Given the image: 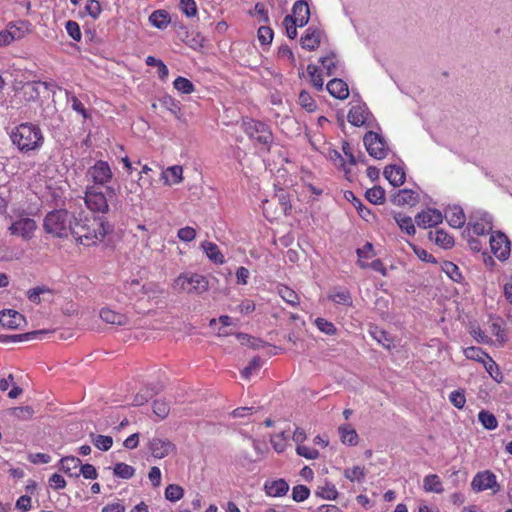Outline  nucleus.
Instances as JSON below:
<instances>
[{
    "label": "nucleus",
    "instance_id": "obj_1",
    "mask_svg": "<svg viewBox=\"0 0 512 512\" xmlns=\"http://www.w3.org/2000/svg\"><path fill=\"white\" fill-rule=\"evenodd\" d=\"M112 231L113 225L108 221L102 218L90 220L79 214L78 217H75L70 234L78 243L84 246H92L102 241Z\"/></svg>",
    "mask_w": 512,
    "mask_h": 512
},
{
    "label": "nucleus",
    "instance_id": "obj_2",
    "mask_svg": "<svg viewBox=\"0 0 512 512\" xmlns=\"http://www.w3.org/2000/svg\"><path fill=\"white\" fill-rule=\"evenodd\" d=\"M9 136L12 144L24 154L38 151L44 144V135L40 127L30 122L12 128Z\"/></svg>",
    "mask_w": 512,
    "mask_h": 512
},
{
    "label": "nucleus",
    "instance_id": "obj_3",
    "mask_svg": "<svg viewBox=\"0 0 512 512\" xmlns=\"http://www.w3.org/2000/svg\"><path fill=\"white\" fill-rule=\"evenodd\" d=\"M75 217V215L65 209L53 210L44 218V230L54 237H68L71 233Z\"/></svg>",
    "mask_w": 512,
    "mask_h": 512
},
{
    "label": "nucleus",
    "instance_id": "obj_4",
    "mask_svg": "<svg viewBox=\"0 0 512 512\" xmlns=\"http://www.w3.org/2000/svg\"><path fill=\"white\" fill-rule=\"evenodd\" d=\"M175 291L188 294H201L209 288L208 280L197 273H182L174 281Z\"/></svg>",
    "mask_w": 512,
    "mask_h": 512
},
{
    "label": "nucleus",
    "instance_id": "obj_5",
    "mask_svg": "<svg viewBox=\"0 0 512 512\" xmlns=\"http://www.w3.org/2000/svg\"><path fill=\"white\" fill-rule=\"evenodd\" d=\"M243 129L246 135L260 145V150L269 152L273 142V135L270 128L253 119L243 121Z\"/></svg>",
    "mask_w": 512,
    "mask_h": 512
},
{
    "label": "nucleus",
    "instance_id": "obj_6",
    "mask_svg": "<svg viewBox=\"0 0 512 512\" xmlns=\"http://www.w3.org/2000/svg\"><path fill=\"white\" fill-rule=\"evenodd\" d=\"M84 202L87 209L95 214H106L110 210L106 194L95 185L86 187Z\"/></svg>",
    "mask_w": 512,
    "mask_h": 512
},
{
    "label": "nucleus",
    "instance_id": "obj_7",
    "mask_svg": "<svg viewBox=\"0 0 512 512\" xmlns=\"http://www.w3.org/2000/svg\"><path fill=\"white\" fill-rule=\"evenodd\" d=\"M364 145L369 155L375 159H384L388 153V146L384 138L373 131H368L363 138Z\"/></svg>",
    "mask_w": 512,
    "mask_h": 512
},
{
    "label": "nucleus",
    "instance_id": "obj_8",
    "mask_svg": "<svg viewBox=\"0 0 512 512\" xmlns=\"http://www.w3.org/2000/svg\"><path fill=\"white\" fill-rule=\"evenodd\" d=\"M37 229V223L34 219L21 216L14 220L8 228L11 235L19 236L24 240H30L34 237Z\"/></svg>",
    "mask_w": 512,
    "mask_h": 512
},
{
    "label": "nucleus",
    "instance_id": "obj_9",
    "mask_svg": "<svg viewBox=\"0 0 512 512\" xmlns=\"http://www.w3.org/2000/svg\"><path fill=\"white\" fill-rule=\"evenodd\" d=\"M87 177L91 179L95 186H105L112 180L113 172L108 162L97 160L94 165L87 170Z\"/></svg>",
    "mask_w": 512,
    "mask_h": 512
},
{
    "label": "nucleus",
    "instance_id": "obj_10",
    "mask_svg": "<svg viewBox=\"0 0 512 512\" xmlns=\"http://www.w3.org/2000/svg\"><path fill=\"white\" fill-rule=\"evenodd\" d=\"M471 487L475 492H481L487 489H493L494 492L500 490L496 475L489 470L478 472L472 479Z\"/></svg>",
    "mask_w": 512,
    "mask_h": 512
},
{
    "label": "nucleus",
    "instance_id": "obj_11",
    "mask_svg": "<svg viewBox=\"0 0 512 512\" xmlns=\"http://www.w3.org/2000/svg\"><path fill=\"white\" fill-rule=\"evenodd\" d=\"M490 247H491L492 253L500 261H505L509 258V256H510V241L504 233L497 232L495 234H492L490 237Z\"/></svg>",
    "mask_w": 512,
    "mask_h": 512
},
{
    "label": "nucleus",
    "instance_id": "obj_12",
    "mask_svg": "<svg viewBox=\"0 0 512 512\" xmlns=\"http://www.w3.org/2000/svg\"><path fill=\"white\" fill-rule=\"evenodd\" d=\"M468 227H472L476 235H484L492 230V217L486 212L473 213L468 222Z\"/></svg>",
    "mask_w": 512,
    "mask_h": 512
},
{
    "label": "nucleus",
    "instance_id": "obj_13",
    "mask_svg": "<svg viewBox=\"0 0 512 512\" xmlns=\"http://www.w3.org/2000/svg\"><path fill=\"white\" fill-rule=\"evenodd\" d=\"M148 446L152 456L158 459L168 456L175 448L171 441L159 437H153Z\"/></svg>",
    "mask_w": 512,
    "mask_h": 512
},
{
    "label": "nucleus",
    "instance_id": "obj_14",
    "mask_svg": "<svg viewBox=\"0 0 512 512\" xmlns=\"http://www.w3.org/2000/svg\"><path fill=\"white\" fill-rule=\"evenodd\" d=\"M443 220L442 213L437 209H427L418 213L415 217L417 225L421 228L434 227Z\"/></svg>",
    "mask_w": 512,
    "mask_h": 512
},
{
    "label": "nucleus",
    "instance_id": "obj_15",
    "mask_svg": "<svg viewBox=\"0 0 512 512\" xmlns=\"http://www.w3.org/2000/svg\"><path fill=\"white\" fill-rule=\"evenodd\" d=\"M0 323L8 329H19L26 323V320L18 311L8 309L0 312Z\"/></svg>",
    "mask_w": 512,
    "mask_h": 512
},
{
    "label": "nucleus",
    "instance_id": "obj_16",
    "mask_svg": "<svg viewBox=\"0 0 512 512\" xmlns=\"http://www.w3.org/2000/svg\"><path fill=\"white\" fill-rule=\"evenodd\" d=\"M418 194L409 189H401L391 196V202L396 206H414L418 202Z\"/></svg>",
    "mask_w": 512,
    "mask_h": 512
},
{
    "label": "nucleus",
    "instance_id": "obj_17",
    "mask_svg": "<svg viewBox=\"0 0 512 512\" xmlns=\"http://www.w3.org/2000/svg\"><path fill=\"white\" fill-rule=\"evenodd\" d=\"M326 89L331 96L340 100H344L349 96L347 83L339 78L330 80L326 85Z\"/></svg>",
    "mask_w": 512,
    "mask_h": 512
},
{
    "label": "nucleus",
    "instance_id": "obj_18",
    "mask_svg": "<svg viewBox=\"0 0 512 512\" xmlns=\"http://www.w3.org/2000/svg\"><path fill=\"white\" fill-rule=\"evenodd\" d=\"M369 112L364 105L352 106L348 112L347 120L353 126L360 127L366 123Z\"/></svg>",
    "mask_w": 512,
    "mask_h": 512
},
{
    "label": "nucleus",
    "instance_id": "obj_19",
    "mask_svg": "<svg viewBox=\"0 0 512 512\" xmlns=\"http://www.w3.org/2000/svg\"><path fill=\"white\" fill-rule=\"evenodd\" d=\"M99 315L104 322L111 325L126 326L129 324V319L126 315L109 308H102Z\"/></svg>",
    "mask_w": 512,
    "mask_h": 512
},
{
    "label": "nucleus",
    "instance_id": "obj_20",
    "mask_svg": "<svg viewBox=\"0 0 512 512\" xmlns=\"http://www.w3.org/2000/svg\"><path fill=\"white\" fill-rule=\"evenodd\" d=\"M293 15H291L296 22H298V26L302 27L308 23L310 10L306 1L298 0L293 5L292 9Z\"/></svg>",
    "mask_w": 512,
    "mask_h": 512
},
{
    "label": "nucleus",
    "instance_id": "obj_21",
    "mask_svg": "<svg viewBox=\"0 0 512 512\" xmlns=\"http://www.w3.org/2000/svg\"><path fill=\"white\" fill-rule=\"evenodd\" d=\"M445 218L453 228H461L466 221L464 211L460 206L449 207L445 212Z\"/></svg>",
    "mask_w": 512,
    "mask_h": 512
},
{
    "label": "nucleus",
    "instance_id": "obj_22",
    "mask_svg": "<svg viewBox=\"0 0 512 512\" xmlns=\"http://www.w3.org/2000/svg\"><path fill=\"white\" fill-rule=\"evenodd\" d=\"M384 176L394 187L402 185L405 181V172L402 167L389 165L384 169Z\"/></svg>",
    "mask_w": 512,
    "mask_h": 512
},
{
    "label": "nucleus",
    "instance_id": "obj_23",
    "mask_svg": "<svg viewBox=\"0 0 512 512\" xmlns=\"http://www.w3.org/2000/svg\"><path fill=\"white\" fill-rule=\"evenodd\" d=\"M300 41L304 49L313 51L318 48L320 44V31L309 27Z\"/></svg>",
    "mask_w": 512,
    "mask_h": 512
},
{
    "label": "nucleus",
    "instance_id": "obj_24",
    "mask_svg": "<svg viewBox=\"0 0 512 512\" xmlns=\"http://www.w3.org/2000/svg\"><path fill=\"white\" fill-rule=\"evenodd\" d=\"M160 104L162 107H164L166 110H168L176 119L182 120L183 119V112L181 109V104L179 101L174 99L170 95H164L159 99Z\"/></svg>",
    "mask_w": 512,
    "mask_h": 512
},
{
    "label": "nucleus",
    "instance_id": "obj_25",
    "mask_svg": "<svg viewBox=\"0 0 512 512\" xmlns=\"http://www.w3.org/2000/svg\"><path fill=\"white\" fill-rule=\"evenodd\" d=\"M264 488H265L266 493L269 496H273V497L283 496L289 490V486H288L287 482L283 479L266 482Z\"/></svg>",
    "mask_w": 512,
    "mask_h": 512
},
{
    "label": "nucleus",
    "instance_id": "obj_26",
    "mask_svg": "<svg viewBox=\"0 0 512 512\" xmlns=\"http://www.w3.org/2000/svg\"><path fill=\"white\" fill-rule=\"evenodd\" d=\"M61 469L71 477H79L77 469L81 465V460L75 456H66L60 460Z\"/></svg>",
    "mask_w": 512,
    "mask_h": 512
},
{
    "label": "nucleus",
    "instance_id": "obj_27",
    "mask_svg": "<svg viewBox=\"0 0 512 512\" xmlns=\"http://www.w3.org/2000/svg\"><path fill=\"white\" fill-rule=\"evenodd\" d=\"M429 238L444 249H449L454 245L453 237L443 229H438L435 232H429Z\"/></svg>",
    "mask_w": 512,
    "mask_h": 512
},
{
    "label": "nucleus",
    "instance_id": "obj_28",
    "mask_svg": "<svg viewBox=\"0 0 512 512\" xmlns=\"http://www.w3.org/2000/svg\"><path fill=\"white\" fill-rule=\"evenodd\" d=\"M423 488L426 492L441 494L444 492L442 482L438 475L429 474L423 479Z\"/></svg>",
    "mask_w": 512,
    "mask_h": 512
},
{
    "label": "nucleus",
    "instance_id": "obj_29",
    "mask_svg": "<svg viewBox=\"0 0 512 512\" xmlns=\"http://www.w3.org/2000/svg\"><path fill=\"white\" fill-rule=\"evenodd\" d=\"M47 332L45 330H38L33 332H28L24 334H17V335H3L0 336V341L4 343L8 342H21V341H28L31 339H35L36 337L40 335H44Z\"/></svg>",
    "mask_w": 512,
    "mask_h": 512
},
{
    "label": "nucleus",
    "instance_id": "obj_30",
    "mask_svg": "<svg viewBox=\"0 0 512 512\" xmlns=\"http://www.w3.org/2000/svg\"><path fill=\"white\" fill-rule=\"evenodd\" d=\"M7 28L15 41L22 39L29 32L30 24L27 21H18L16 23H10Z\"/></svg>",
    "mask_w": 512,
    "mask_h": 512
},
{
    "label": "nucleus",
    "instance_id": "obj_31",
    "mask_svg": "<svg viewBox=\"0 0 512 512\" xmlns=\"http://www.w3.org/2000/svg\"><path fill=\"white\" fill-rule=\"evenodd\" d=\"M151 24L158 29H165L170 23L169 14L164 10H156L150 16Z\"/></svg>",
    "mask_w": 512,
    "mask_h": 512
},
{
    "label": "nucleus",
    "instance_id": "obj_32",
    "mask_svg": "<svg viewBox=\"0 0 512 512\" xmlns=\"http://www.w3.org/2000/svg\"><path fill=\"white\" fill-rule=\"evenodd\" d=\"M202 248L207 257L214 263L222 264L224 262V257L216 244L205 241L202 243Z\"/></svg>",
    "mask_w": 512,
    "mask_h": 512
},
{
    "label": "nucleus",
    "instance_id": "obj_33",
    "mask_svg": "<svg viewBox=\"0 0 512 512\" xmlns=\"http://www.w3.org/2000/svg\"><path fill=\"white\" fill-rule=\"evenodd\" d=\"M182 173L183 169L181 166L175 165L168 167L166 171L163 172L165 183L169 185L180 183L182 181Z\"/></svg>",
    "mask_w": 512,
    "mask_h": 512
},
{
    "label": "nucleus",
    "instance_id": "obj_34",
    "mask_svg": "<svg viewBox=\"0 0 512 512\" xmlns=\"http://www.w3.org/2000/svg\"><path fill=\"white\" fill-rule=\"evenodd\" d=\"M329 299L335 302L336 304L341 305H351L352 297L350 292L345 288L335 289L330 295Z\"/></svg>",
    "mask_w": 512,
    "mask_h": 512
},
{
    "label": "nucleus",
    "instance_id": "obj_35",
    "mask_svg": "<svg viewBox=\"0 0 512 512\" xmlns=\"http://www.w3.org/2000/svg\"><path fill=\"white\" fill-rule=\"evenodd\" d=\"M394 219L396 223L399 225L400 229L405 231L408 235H414L416 232L414 223L412 221V218L409 216H406L401 213H396L394 215Z\"/></svg>",
    "mask_w": 512,
    "mask_h": 512
},
{
    "label": "nucleus",
    "instance_id": "obj_36",
    "mask_svg": "<svg viewBox=\"0 0 512 512\" xmlns=\"http://www.w3.org/2000/svg\"><path fill=\"white\" fill-rule=\"evenodd\" d=\"M278 294L286 303L293 307H296L299 304V297L296 292L285 285H280L278 287Z\"/></svg>",
    "mask_w": 512,
    "mask_h": 512
},
{
    "label": "nucleus",
    "instance_id": "obj_37",
    "mask_svg": "<svg viewBox=\"0 0 512 512\" xmlns=\"http://www.w3.org/2000/svg\"><path fill=\"white\" fill-rule=\"evenodd\" d=\"M370 334L379 344H381L386 349L390 350L392 347H394L392 339L384 330H381L378 327H374L370 330Z\"/></svg>",
    "mask_w": 512,
    "mask_h": 512
},
{
    "label": "nucleus",
    "instance_id": "obj_38",
    "mask_svg": "<svg viewBox=\"0 0 512 512\" xmlns=\"http://www.w3.org/2000/svg\"><path fill=\"white\" fill-rule=\"evenodd\" d=\"M307 73L309 74L310 80L315 89L321 91L324 86V80L319 68L314 64H309L307 66Z\"/></svg>",
    "mask_w": 512,
    "mask_h": 512
},
{
    "label": "nucleus",
    "instance_id": "obj_39",
    "mask_svg": "<svg viewBox=\"0 0 512 512\" xmlns=\"http://www.w3.org/2000/svg\"><path fill=\"white\" fill-rule=\"evenodd\" d=\"M339 435L342 443L348 444V445H355L357 444L358 435L356 431L351 428L350 426H340L339 427Z\"/></svg>",
    "mask_w": 512,
    "mask_h": 512
},
{
    "label": "nucleus",
    "instance_id": "obj_40",
    "mask_svg": "<svg viewBox=\"0 0 512 512\" xmlns=\"http://www.w3.org/2000/svg\"><path fill=\"white\" fill-rule=\"evenodd\" d=\"M478 420L483 425L484 428L488 430H494L498 426V421L494 414L487 410H482L478 414Z\"/></svg>",
    "mask_w": 512,
    "mask_h": 512
},
{
    "label": "nucleus",
    "instance_id": "obj_41",
    "mask_svg": "<svg viewBox=\"0 0 512 512\" xmlns=\"http://www.w3.org/2000/svg\"><path fill=\"white\" fill-rule=\"evenodd\" d=\"M366 199L373 204H381L385 200V191L380 186L368 189L365 193Z\"/></svg>",
    "mask_w": 512,
    "mask_h": 512
},
{
    "label": "nucleus",
    "instance_id": "obj_42",
    "mask_svg": "<svg viewBox=\"0 0 512 512\" xmlns=\"http://www.w3.org/2000/svg\"><path fill=\"white\" fill-rule=\"evenodd\" d=\"M114 475L122 479H130L135 474V469L126 463H116L113 469Z\"/></svg>",
    "mask_w": 512,
    "mask_h": 512
},
{
    "label": "nucleus",
    "instance_id": "obj_43",
    "mask_svg": "<svg viewBox=\"0 0 512 512\" xmlns=\"http://www.w3.org/2000/svg\"><path fill=\"white\" fill-rule=\"evenodd\" d=\"M90 436L95 447L101 451H107L113 445V439L111 436L95 435L93 433Z\"/></svg>",
    "mask_w": 512,
    "mask_h": 512
},
{
    "label": "nucleus",
    "instance_id": "obj_44",
    "mask_svg": "<svg viewBox=\"0 0 512 512\" xmlns=\"http://www.w3.org/2000/svg\"><path fill=\"white\" fill-rule=\"evenodd\" d=\"M174 88L184 94H191L195 87L193 83L185 77L179 76L173 82Z\"/></svg>",
    "mask_w": 512,
    "mask_h": 512
},
{
    "label": "nucleus",
    "instance_id": "obj_45",
    "mask_svg": "<svg viewBox=\"0 0 512 512\" xmlns=\"http://www.w3.org/2000/svg\"><path fill=\"white\" fill-rule=\"evenodd\" d=\"M365 475V469L360 466H354L353 468H347L344 470L345 478L352 482H362L365 478Z\"/></svg>",
    "mask_w": 512,
    "mask_h": 512
},
{
    "label": "nucleus",
    "instance_id": "obj_46",
    "mask_svg": "<svg viewBox=\"0 0 512 512\" xmlns=\"http://www.w3.org/2000/svg\"><path fill=\"white\" fill-rule=\"evenodd\" d=\"M184 495V490L181 486L170 484L165 489V498L171 502L180 500Z\"/></svg>",
    "mask_w": 512,
    "mask_h": 512
},
{
    "label": "nucleus",
    "instance_id": "obj_47",
    "mask_svg": "<svg viewBox=\"0 0 512 512\" xmlns=\"http://www.w3.org/2000/svg\"><path fill=\"white\" fill-rule=\"evenodd\" d=\"M157 393L158 391L155 390L154 388L146 387L135 395L133 404L135 406H141Z\"/></svg>",
    "mask_w": 512,
    "mask_h": 512
},
{
    "label": "nucleus",
    "instance_id": "obj_48",
    "mask_svg": "<svg viewBox=\"0 0 512 512\" xmlns=\"http://www.w3.org/2000/svg\"><path fill=\"white\" fill-rule=\"evenodd\" d=\"M466 358L483 363L489 356L479 347H468L464 350Z\"/></svg>",
    "mask_w": 512,
    "mask_h": 512
},
{
    "label": "nucleus",
    "instance_id": "obj_49",
    "mask_svg": "<svg viewBox=\"0 0 512 512\" xmlns=\"http://www.w3.org/2000/svg\"><path fill=\"white\" fill-rule=\"evenodd\" d=\"M288 437L285 431L271 437L270 442L276 452L281 453L285 450Z\"/></svg>",
    "mask_w": 512,
    "mask_h": 512
},
{
    "label": "nucleus",
    "instance_id": "obj_50",
    "mask_svg": "<svg viewBox=\"0 0 512 512\" xmlns=\"http://www.w3.org/2000/svg\"><path fill=\"white\" fill-rule=\"evenodd\" d=\"M316 495L327 500H334L338 496V491L335 485L326 484L325 486L318 488Z\"/></svg>",
    "mask_w": 512,
    "mask_h": 512
},
{
    "label": "nucleus",
    "instance_id": "obj_51",
    "mask_svg": "<svg viewBox=\"0 0 512 512\" xmlns=\"http://www.w3.org/2000/svg\"><path fill=\"white\" fill-rule=\"evenodd\" d=\"M23 254L22 250H11L9 247L5 245H0V261H11L14 259H19Z\"/></svg>",
    "mask_w": 512,
    "mask_h": 512
},
{
    "label": "nucleus",
    "instance_id": "obj_52",
    "mask_svg": "<svg viewBox=\"0 0 512 512\" xmlns=\"http://www.w3.org/2000/svg\"><path fill=\"white\" fill-rule=\"evenodd\" d=\"M299 104L307 111L312 112L316 109V103L311 95L306 91H301L298 97Z\"/></svg>",
    "mask_w": 512,
    "mask_h": 512
},
{
    "label": "nucleus",
    "instance_id": "obj_53",
    "mask_svg": "<svg viewBox=\"0 0 512 512\" xmlns=\"http://www.w3.org/2000/svg\"><path fill=\"white\" fill-rule=\"evenodd\" d=\"M315 325L321 332L327 335H334L336 333L335 325L324 318H316Z\"/></svg>",
    "mask_w": 512,
    "mask_h": 512
},
{
    "label": "nucleus",
    "instance_id": "obj_54",
    "mask_svg": "<svg viewBox=\"0 0 512 512\" xmlns=\"http://www.w3.org/2000/svg\"><path fill=\"white\" fill-rule=\"evenodd\" d=\"M310 495V490L305 485H297L293 487L292 498L296 502H302L306 500Z\"/></svg>",
    "mask_w": 512,
    "mask_h": 512
},
{
    "label": "nucleus",
    "instance_id": "obj_55",
    "mask_svg": "<svg viewBox=\"0 0 512 512\" xmlns=\"http://www.w3.org/2000/svg\"><path fill=\"white\" fill-rule=\"evenodd\" d=\"M450 402L458 409H462L466 403V397L463 390H455L449 394Z\"/></svg>",
    "mask_w": 512,
    "mask_h": 512
},
{
    "label": "nucleus",
    "instance_id": "obj_56",
    "mask_svg": "<svg viewBox=\"0 0 512 512\" xmlns=\"http://www.w3.org/2000/svg\"><path fill=\"white\" fill-rule=\"evenodd\" d=\"M283 25L286 28L287 36L290 39H294L297 36L296 27L298 26V22H296L291 15H287L283 20Z\"/></svg>",
    "mask_w": 512,
    "mask_h": 512
},
{
    "label": "nucleus",
    "instance_id": "obj_57",
    "mask_svg": "<svg viewBox=\"0 0 512 512\" xmlns=\"http://www.w3.org/2000/svg\"><path fill=\"white\" fill-rule=\"evenodd\" d=\"M170 407L168 403H166L163 400H156L153 403V412L155 415H157L159 418L164 419L169 414Z\"/></svg>",
    "mask_w": 512,
    "mask_h": 512
},
{
    "label": "nucleus",
    "instance_id": "obj_58",
    "mask_svg": "<svg viewBox=\"0 0 512 512\" xmlns=\"http://www.w3.org/2000/svg\"><path fill=\"white\" fill-rule=\"evenodd\" d=\"M320 62L323 66V68L326 70L327 76H331L334 74L336 69V61H335V55L330 54L325 57L320 58Z\"/></svg>",
    "mask_w": 512,
    "mask_h": 512
},
{
    "label": "nucleus",
    "instance_id": "obj_59",
    "mask_svg": "<svg viewBox=\"0 0 512 512\" xmlns=\"http://www.w3.org/2000/svg\"><path fill=\"white\" fill-rule=\"evenodd\" d=\"M11 413L18 419L27 420L32 417L34 410L30 406L15 407L11 410Z\"/></svg>",
    "mask_w": 512,
    "mask_h": 512
},
{
    "label": "nucleus",
    "instance_id": "obj_60",
    "mask_svg": "<svg viewBox=\"0 0 512 512\" xmlns=\"http://www.w3.org/2000/svg\"><path fill=\"white\" fill-rule=\"evenodd\" d=\"M273 31L268 26H261L258 29V40L262 45H268L272 42Z\"/></svg>",
    "mask_w": 512,
    "mask_h": 512
},
{
    "label": "nucleus",
    "instance_id": "obj_61",
    "mask_svg": "<svg viewBox=\"0 0 512 512\" xmlns=\"http://www.w3.org/2000/svg\"><path fill=\"white\" fill-rule=\"evenodd\" d=\"M261 365V359L259 357H254L250 361L249 365L241 371L242 377L245 379H249L253 371L259 370Z\"/></svg>",
    "mask_w": 512,
    "mask_h": 512
},
{
    "label": "nucleus",
    "instance_id": "obj_62",
    "mask_svg": "<svg viewBox=\"0 0 512 512\" xmlns=\"http://www.w3.org/2000/svg\"><path fill=\"white\" fill-rule=\"evenodd\" d=\"M180 7L188 17H194L197 14V6L194 0H180Z\"/></svg>",
    "mask_w": 512,
    "mask_h": 512
},
{
    "label": "nucleus",
    "instance_id": "obj_63",
    "mask_svg": "<svg viewBox=\"0 0 512 512\" xmlns=\"http://www.w3.org/2000/svg\"><path fill=\"white\" fill-rule=\"evenodd\" d=\"M296 452L298 455L310 460L316 459L319 456V452L316 449L304 445H298Z\"/></svg>",
    "mask_w": 512,
    "mask_h": 512
},
{
    "label": "nucleus",
    "instance_id": "obj_64",
    "mask_svg": "<svg viewBox=\"0 0 512 512\" xmlns=\"http://www.w3.org/2000/svg\"><path fill=\"white\" fill-rule=\"evenodd\" d=\"M66 30H67V33L69 34V36L73 40L80 41V39H81V31H80L79 24L77 22L72 21V20L67 21V23H66Z\"/></svg>",
    "mask_w": 512,
    "mask_h": 512
}]
</instances>
